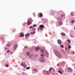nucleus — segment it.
<instances>
[{
	"mask_svg": "<svg viewBox=\"0 0 75 75\" xmlns=\"http://www.w3.org/2000/svg\"><path fill=\"white\" fill-rule=\"evenodd\" d=\"M39 61L41 62H45V59L42 57H41L39 59Z\"/></svg>",
	"mask_w": 75,
	"mask_h": 75,
	"instance_id": "f257e3e1",
	"label": "nucleus"
},
{
	"mask_svg": "<svg viewBox=\"0 0 75 75\" xmlns=\"http://www.w3.org/2000/svg\"><path fill=\"white\" fill-rule=\"evenodd\" d=\"M17 47H18V45L16 44H15L13 46V50H16Z\"/></svg>",
	"mask_w": 75,
	"mask_h": 75,
	"instance_id": "f03ea898",
	"label": "nucleus"
},
{
	"mask_svg": "<svg viewBox=\"0 0 75 75\" xmlns=\"http://www.w3.org/2000/svg\"><path fill=\"white\" fill-rule=\"evenodd\" d=\"M26 55L28 56H29L30 58H31V57L33 56V54H31L30 52H28L26 53Z\"/></svg>",
	"mask_w": 75,
	"mask_h": 75,
	"instance_id": "7ed1b4c3",
	"label": "nucleus"
},
{
	"mask_svg": "<svg viewBox=\"0 0 75 75\" xmlns=\"http://www.w3.org/2000/svg\"><path fill=\"white\" fill-rule=\"evenodd\" d=\"M39 28H40L41 30H43V29L44 28V26L43 25H40Z\"/></svg>",
	"mask_w": 75,
	"mask_h": 75,
	"instance_id": "20e7f679",
	"label": "nucleus"
},
{
	"mask_svg": "<svg viewBox=\"0 0 75 75\" xmlns=\"http://www.w3.org/2000/svg\"><path fill=\"white\" fill-rule=\"evenodd\" d=\"M45 54L46 57H48V53L47 51H45Z\"/></svg>",
	"mask_w": 75,
	"mask_h": 75,
	"instance_id": "39448f33",
	"label": "nucleus"
},
{
	"mask_svg": "<svg viewBox=\"0 0 75 75\" xmlns=\"http://www.w3.org/2000/svg\"><path fill=\"white\" fill-rule=\"evenodd\" d=\"M67 69L69 71V72H71L72 71V69L71 68H70L69 67H68L67 68Z\"/></svg>",
	"mask_w": 75,
	"mask_h": 75,
	"instance_id": "423d86ee",
	"label": "nucleus"
},
{
	"mask_svg": "<svg viewBox=\"0 0 75 75\" xmlns=\"http://www.w3.org/2000/svg\"><path fill=\"white\" fill-rule=\"evenodd\" d=\"M57 56V57H58L59 58H61L62 57V56L61 55V54L59 53V54H57V55H56Z\"/></svg>",
	"mask_w": 75,
	"mask_h": 75,
	"instance_id": "0eeeda50",
	"label": "nucleus"
},
{
	"mask_svg": "<svg viewBox=\"0 0 75 75\" xmlns=\"http://www.w3.org/2000/svg\"><path fill=\"white\" fill-rule=\"evenodd\" d=\"M55 54L56 55H57L59 53V52L58 51V50H56L55 51Z\"/></svg>",
	"mask_w": 75,
	"mask_h": 75,
	"instance_id": "6e6552de",
	"label": "nucleus"
},
{
	"mask_svg": "<svg viewBox=\"0 0 75 75\" xmlns=\"http://www.w3.org/2000/svg\"><path fill=\"white\" fill-rule=\"evenodd\" d=\"M57 42L59 44H62V42L60 40H58L57 41Z\"/></svg>",
	"mask_w": 75,
	"mask_h": 75,
	"instance_id": "1a4fd4ad",
	"label": "nucleus"
},
{
	"mask_svg": "<svg viewBox=\"0 0 75 75\" xmlns=\"http://www.w3.org/2000/svg\"><path fill=\"white\" fill-rule=\"evenodd\" d=\"M57 20L58 21H61L62 20V18H61V17H59L58 18Z\"/></svg>",
	"mask_w": 75,
	"mask_h": 75,
	"instance_id": "9d476101",
	"label": "nucleus"
},
{
	"mask_svg": "<svg viewBox=\"0 0 75 75\" xmlns=\"http://www.w3.org/2000/svg\"><path fill=\"white\" fill-rule=\"evenodd\" d=\"M59 25H62V21L59 22Z\"/></svg>",
	"mask_w": 75,
	"mask_h": 75,
	"instance_id": "9b49d317",
	"label": "nucleus"
},
{
	"mask_svg": "<svg viewBox=\"0 0 75 75\" xmlns=\"http://www.w3.org/2000/svg\"><path fill=\"white\" fill-rule=\"evenodd\" d=\"M30 33H27L25 35V37H29L30 36Z\"/></svg>",
	"mask_w": 75,
	"mask_h": 75,
	"instance_id": "f8f14e48",
	"label": "nucleus"
},
{
	"mask_svg": "<svg viewBox=\"0 0 75 75\" xmlns=\"http://www.w3.org/2000/svg\"><path fill=\"white\" fill-rule=\"evenodd\" d=\"M61 16L62 17H65V13H64L63 14H61Z\"/></svg>",
	"mask_w": 75,
	"mask_h": 75,
	"instance_id": "ddd939ff",
	"label": "nucleus"
},
{
	"mask_svg": "<svg viewBox=\"0 0 75 75\" xmlns=\"http://www.w3.org/2000/svg\"><path fill=\"white\" fill-rule=\"evenodd\" d=\"M39 16H40V17H42V13H39Z\"/></svg>",
	"mask_w": 75,
	"mask_h": 75,
	"instance_id": "4468645a",
	"label": "nucleus"
},
{
	"mask_svg": "<svg viewBox=\"0 0 75 75\" xmlns=\"http://www.w3.org/2000/svg\"><path fill=\"white\" fill-rule=\"evenodd\" d=\"M61 34L63 36H65V34L64 33H61Z\"/></svg>",
	"mask_w": 75,
	"mask_h": 75,
	"instance_id": "2eb2a0df",
	"label": "nucleus"
},
{
	"mask_svg": "<svg viewBox=\"0 0 75 75\" xmlns=\"http://www.w3.org/2000/svg\"><path fill=\"white\" fill-rule=\"evenodd\" d=\"M30 24H31V22L30 21H28L27 23V25H29Z\"/></svg>",
	"mask_w": 75,
	"mask_h": 75,
	"instance_id": "dca6fc26",
	"label": "nucleus"
},
{
	"mask_svg": "<svg viewBox=\"0 0 75 75\" xmlns=\"http://www.w3.org/2000/svg\"><path fill=\"white\" fill-rule=\"evenodd\" d=\"M58 72H59V73L60 74H62V71L60 70H59L58 71Z\"/></svg>",
	"mask_w": 75,
	"mask_h": 75,
	"instance_id": "f3484780",
	"label": "nucleus"
},
{
	"mask_svg": "<svg viewBox=\"0 0 75 75\" xmlns=\"http://www.w3.org/2000/svg\"><path fill=\"white\" fill-rule=\"evenodd\" d=\"M30 34L31 35H34V34H35V32H31L30 33Z\"/></svg>",
	"mask_w": 75,
	"mask_h": 75,
	"instance_id": "a211bd4d",
	"label": "nucleus"
},
{
	"mask_svg": "<svg viewBox=\"0 0 75 75\" xmlns=\"http://www.w3.org/2000/svg\"><path fill=\"white\" fill-rule=\"evenodd\" d=\"M67 42H69V44H71V41L69 39H68L67 40Z\"/></svg>",
	"mask_w": 75,
	"mask_h": 75,
	"instance_id": "6ab92c4d",
	"label": "nucleus"
},
{
	"mask_svg": "<svg viewBox=\"0 0 75 75\" xmlns=\"http://www.w3.org/2000/svg\"><path fill=\"white\" fill-rule=\"evenodd\" d=\"M40 48L39 47H37V48H36L35 49V50L36 51H38V50H40Z\"/></svg>",
	"mask_w": 75,
	"mask_h": 75,
	"instance_id": "aec40b11",
	"label": "nucleus"
},
{
	"mask_svg": "<svg viewBox=\"0 0 75 75\" xmlns=\"http://www.w3.org/2000/svg\"><path fill=\"white\" fill-rule=\"evenodd\" d=\"M24 36V34L23 33H22L20 35L21 37H23Z\"/></svg>",
	"mask_w": 75,
	"mask_h": 75,
	"instance_id": "412c9836",
	"label": "nucleus"
},
{
	"mask_svg": "<svg viewBox=\"0 0 75 75\" xmlns=\"http://www.w3.org/2000/svg\"><path fill=\"white\" fill-rule=\"evenodd\" d=\"M10 43H9L7 44V47H10Z\"/></svg>",
	"mask_w": 75,
	"mask_h": 75,
	"instance_id": "4be33fe9",
	"label": "nucleus"
},
{
	"mask_svg": "<svg viewBox=\"0 0 75 75\" xmlns=\"http://www.w3.org/2000/svg\"><path fill=\"white\" fill-rule=\"evenodd\" d=\"M60 47L61 48H64V45H61Z\"/></svg>",
	"mask_w": 75,
	"mask_h": 75,
	"instance_id": "5701e85b",
	"label": "nucleus"
},
{
	"mask_svg": "<svg viewBox=\"0 0 75 75\" xmlns=\"http://www.w3.org/2000/svg\"><path fill=\"white\" fill-rule=\"evenodd\" d=\"M61 51L62 52V53H63V54H65V52L63 50H62Z\"/></svg>",
	"mask_w": 75,
	"mask_h": 75,
	"instance_id": "b1692460",
	"label": "nucleus"
},
{
	"mask_svg": "<svg viewBox=\"0 0 75 75\" xmlns=\"http://www.w3.org/2000/svg\"><path fill=\"white\" fill-rule=\"evenodd\" d=\"M10 52V51L9 50H8L6 51V52H7V53H9Z\"/></svg>",
	"mask_w": 75,
	"mask_h": 75,
	"instance_id": "393cba45",
	"label": "nucleus"
},
{
	"mask_svg": "<svg viewBox=\"0 0 75 75\" xmlns=\"http://www.w3.org/2000/svg\"><path fill=\"white\" fill-rule=\"evenodd\" d=\"M40 56L41 57H44V55L42 54H41Z\"/></svg>",
	"mask_w": 75,
	"mask_h": 75,
	"instance_id": "a878e982",
	"label": "nucleus"
},
{
	"mask_svg": "<svg viewBox=\"0 0 75 75\" xmlns=\"http://www.w3.org/2000/svg\"><path fill=\"white\" fill-rule=\"evenodd\" d=\"M40 52H44V51L42 50H40Z\"/></svg>",
	"mask_w": 75,
	"mask_h": 75,
	"instance_id": "bb28decb",
	"label": "nucleus"
},
{
	"mask_svg": "<svg viewBox=\"0 0 75 75\" xmlns=\"http://www.w3.org/2000/svg\"><path fill=\"white\" fill-rule=\"evenodd\" d=\"M26 69H30V67H28L26 68Z\"/></svg>",
	"mask_w": 75,
	"mask_h": 75,
	"instance_id": "cd10ccee",
	"label": "nucleus"
},
{
	"mask_svg": "<svg viewBox=\"0 0 75 75\" xmlns=\"http://www.w3.org/2000/svg\"><path fill=\"white\" fill-rule=\"evenodd\" d=\"M74 22L75 21L74 20H72L71 21V23H74Z\"/></svg>",
	"mask_w": 75,
	"mask_h": 75,
	"instance_id": "c85d7f7f",
	"label": "nucleus"
},
{
	"mask_svg": "<svg viewBox=\"0 0 75 75\" xmlns=\"http://www.w3.org/2000/svg\"><path fill=\"white\" fill-rule=\"evenodd\" d=\"M71 16H74V14H73V12H71Z\"/></svg>",
	"mask_w": 75,
	"mask_h": 75,
	"instance_id": "c756f323",
	"label": "nucleus"
},
{
	"mask_svg": "<svg viewBox=\"0 0 75 75\" xmlns=\"http://www.w3.org/2000/svg\"><path fill=\"white\" fill-rule=\"evenodd\" d=\"M34 28H34H33V26H31L29 28L30 29V28Z\"/></svg>",
	"mask_w": 75,
	"mask_h": 75,
	"instance_id": "7c9ffc66",
	"label": "nucleus"
},
{
	"mask_svg": "<svg viewBox=\"0 0 75 75\" xmlns=\"http://www.w3.org/2000/svg\"><path fill=\"white\" fill-rule=\"evenodd\" d=\"M6 67H8V64H7L6 65Z\"/></svg>",
	"mask_w": 75,
	"mask_h": 75,
	"instance_id": "2f4dec72",
	"label": "nucleus"
},
{
	"mask_svg": "<svg viewBox=\"0 0 75 75\" xmlns=\"http://www.w3.org/2000/svg\"><path fill=\"white\" fill-rule=\"evenodd\" d=\"M52 69V68H51L49 70V72H51V71H50Z\"/></svg>",
	"mask_w": 75,
	"mask_h": 75,
	"instance_id": "473e14b6",
	"label": "nucleus"
},
{
	"mask_svg": "<svg viewBox=\"0 0 75 75\" xmlns=\"http://www.w3.org/2000/svg\"><path fill=\"white\" fill-rule=\"evenodd\" d=\"M36 25H36V24H35V25H33V27H36Z\"/></svg>",
	"mask_w": 75,
	"mask_h": 75,
	"instance_id": "72a5a7b5",
	"label": "nucleus"
},
{
	"mask_svg": "<svg viewBox=\"0 0 75 75\" xmlns=\"http://www.w3.org/2000/svg\"><path fill=\"white\" fill-rule=\"evenodd\" d=\"M23 67H24V68H25V67H27V65H24L23 66Z\"/></svg>",
	"mask_w": 75,
	"mask_h": 75,
	"instance_id": "f704fd0d",
	"label": "nucleus"
},
{
	"mask_svg": "<svg viewBox=\"0 0 75 75\" xmlns=\"http://www.w3.org/2000/svg\"><path fill=\"white\" fill-rule=\"evenodd\" d=\"M24 64L23 63H21V66H24Z\"/></svg>",
	"mask_w": 75,
	"mask_h": 75,
	"instance_id": "c9c22d12",
	"label": "nucleus"
},
{
	"mask_svg": "<svg viewBox=\"0 0 75 75\" xmlns=\"http://www.w3.org/2000/svg\"><path fill=\"white\" fill-rule=\"evenodd\" d=\"M34 71H35V72H37V69H34Z\"/></svg>",
	"mask_w": 75,
	"mask_h": 75,
	"instance_id": "e433bc0d",
	"label": "nucleus"
},
{
	"mask_svg": "<svg viewBox=\"0 0 75 75\" xmlns=\"http://www.w3.org/2000/svg\"><path fill=\"white\" fill-rule=\"evenodd\" d=\"M70 48H71V47L69 45V49H70Z\"/></svg>",
	"mask_w": 75,
	"mask_h": 75,
	"instance_id": "4c0bfd02",
	"label": "nucleus"
},
{
	"mask_svg": "<svg viewBox=\"0 0 75 75\" xmlns=\"http://www.w3.org/2000/svg\"><path fill=\"white\" fill-rule=\"evenodd\" d=\"M28 47H27V46H25V47L24 48H27Z\"/></svg>",
	"mask_w": 75,
	"mask_h": 75,
	"instance_id": "58836bf2",
	"label": "nucleus"
},
{
	"mask_svg": "<svg viewBox=\"0 0 75 75\" xmlns=\"http://www.w3.org/2000/svg\"><path fill=\"white\" fill-rule=\"evenodd\" d=\"M4 49L6 50H7V49L6 47H5Z\"/></svg>",
	"mask_w": 75,
	"mask_h": 75,
	"instance_id": "ea45409f",
	"label": "nucleus"
},
{
	"mask_svg": "<svg viewBox=\"0 0 75 75\" xmlns=\"http://www.w3.org/2000/svg\"><path fill=\"white\" fill-rule=\"evenodd\" d=\"M73 54H75V52H74L73 51Z\"/></svg>",
	"mask_w": 75,
	"mask_h": 75,
	"instance_id": "a19ab883",
	"label": "nucleus"
},
{
	"mask_svg": "<svg viewBox=\"0 0 75 75\" xmlns=\"http://www.w3.org/2000/svg\"><path fill=\"white\" fill-rule=\"evenodd\" d=\"M57 66H58V67H59V64H57Z\"/></svg>",
	"mask_w": 75,
	"mask_h": 75,
	"instance_id": "79ce46f5",
	"label": "nucleus"
},
{
	"mask_svg": "<svg viewBox=\"0 0 75 75\" xmlns=\"http://www.w3.org/2000/svg\"><path fill=\"white\" fill-rule=\"evenodd\" d=\"M71 37H72V38H74V37H73V36H72V35H71Z\"/></svg>",
	"mask_w": 75,
	"mask_h": 75,
	"instance_id": "37998d69",
	"label": "nucleus"
},
{
	"mask_svg": "<svg viewBox=\"0 0 75 75\" xmlns=\"http://www.w3.org/2000/svg\"><path fill=\"white\" fill-rule=\"evenodd\" d=\"M62 71V72H64V70H63Z\"/></svg>",
	"mask_w": 75,
	"mask_h": 75,
	"instance_id": "c03bdc74",
	"label": "nucleus"
},
{
	"mask_svg": "<svg viewBox=\"0 0 75 75\" xmlns=\"http://www.w3.org/2000/svg\"><path fill=\"white\" fill-rule=\"evenodd\" d=\"M1 39H3V38L1 37Z\"/></svg>",
	"mask_w": 75,
	"mask_h": 75,
	"instance_id": "a18cd8bd",
	"label": "nucleus"
},
{
	"mask_svg": "<svg viewBox=\"0 0 75 75\" xmlns=\"http://www.w3.org/2000/svg\"><path fill=\"white\" fill-rule=\"evenodd\" d=\"M47 73H48L49 72H48V71H47Z\"/></svg>",
	"mask_w": 75,
	"mask_h": 75,
	"instance_id": "49530a36",
	"label": "nucleus"
},
{
	"mask_svg": "<svg viewBox=\"0 0 75 75\" xmlns=\"http://www.w3.org/2000/svg\"><path fill=\"white\" fill-rule=\"evenodd\" d=\"M11 54H13V52H11Z\"/></svg>",
	"mask_w": 75,
	"mask_h": 75,
	"instance_id": "de8ad7c7",
	"label": "nucleus"
},
{
	"mask_svg": "<svg viewBox=\"0 0 75 75\" xmlns=\"http://www.w3.org/2000/svg\"><path fill=\"white\" fill-rule=\"evenodd\" d=\"M74 29L75 30V27L74 28Z\"/></svg>",
	"mask_w": 75,
	"mask_h": 75,
	"instance_id": "09e8293b",
	"label": "nucleus"
},
{
	"mask_svg": "<svg viewBox=\"0 0 75 75\" xmlns=\"http://www.w3.org/2000/svg\"><path fill=\"white\" fill-rule=\"evenodd\" d=\"M13 32H14V30H13Z\"/></svg>",
	"mask_w": 75,
	"mask_h": 75,
	"instance_id": "8fccbe9b",
	"label": "nucleus"
},
{
	"mask_svg": "<svg viewBox=\"0 0 75 75\" xmlns=\"http://www.w3.org/2000/svg\"><path fill=\"white\" fill-rule=\"evenodd\" d=\"M74 75H75V74H74Z\"/></svg>",
	"mask_w": 75,
	"mask_h": 75,
	"instance_id": "3c124183",
	"label": "nucleus"
}]
</instances>
